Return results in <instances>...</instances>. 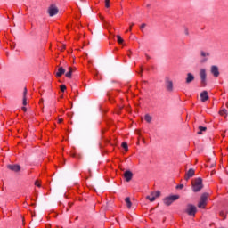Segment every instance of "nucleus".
Returning a JSON list of instances; mask_svg holds the SVG:
<instances>
[{"label": "nucleus", "instance_id": "obj_12", "mask_svg": "<svg viewBox=\"0 0 228 228\" xmlns=\"http://www.w3.org/2000/svg\"><path fill=\"white\" fill-rule=\"evenodd\" d=\"M28 105V87H24L23 91V106Z\"/></svg>", "mask_w": 228, "mask_h": 228}, {"label": "nucleus", "instance_id": "obj_23", "mask_svg": "<svg viewBox=\"0 0 228 228\" xmlns=\"http://www.w3.org/2000/svg\"><path fill=\"white\" fill-rule=\"evenodd\" d=\"M219 115H221V117H224V115H227V110L226 109H222L221 110H219Z\"/></svg>", "mask_w": 228, "mask_h": 228}, {"label": "nucleus", "instance_id": "obj_13", "mask_svg": "<svg viewBox=\"0 0 228 228\" xmlns=\"http://www.w3.org/2000/svg\"><path fill=\"white\" fill-rule=\"evenodd\" d=\"M166 87L168 92H172V90H174V83L172 82V80H167Z\"/></svg>", "mask_w": 228, "mask_h": 228}, {"label": "nucleus", "instance_id": "obj_9", "mask_svg": "<svg viewBox=\"0 0 228 228\" xmlns=\"http://www.w3.org/2000/svg\"><path fill=\"white\" fill-rule=\"evenodd\" d=\"M211 74H213L214 77H218V76H220V71L218 70V67L212 66Z\"/></svg>", "mask_w": 228, "mask_h": 228}, {"label": "nucleus", "instance_id": "obj_40", "mask_svg": "<svg viewBox=\"0 0 228 228\" xmlns=\"http://www.w3.org/2000/svg\"><path fill=\"white\" fill-rule=\"evenodd\" d=\"M63 49H65V48H62V50H61V51H63Z\"/></svg>", "mask_w": 228, "mask_h": 228}, {"label": "nucleus", "instance_id": "obj_10", "mask_svg": "<svg viewBox=\"0 0 228 228\" xmlns=\"http://www.w3.org/2000/svg\"><path fill=\"white\" fill-rule=\"evenodd\" d=\"M124 177L126 179V182L129 183V181H131V179H133V173L131 171H126L124 173Z\"/></svg>", "mask_w": 228, "mask_h": 228}, {"label": "nucleus", "instance_id": "obj_20", "mask_svg": "<svg viewBox=\"0 0 228 228\" xmlns=\"http://www.w3.org/2000/svg\"><path fill=\"white\" fill-rule=\"evenodd\" d=\"M144 120H146L148 122V124H151V120H152V117H151V115L146 114L144 117Z\"/></svg>", "mask_w": 228, "mask_h": 228}, {"label": "nucleus", "instance_id": "obj_28", "mask_svg": "<svg viewBox=\"0 0 228 228\" xmlns=\"http://www.w3.org/2000/svg\"><path fill=\"white\" fill-rule=\"evenodd\" d=\"M145 26H147V24L142 23V24L140 26V30H141V31H143V29H145Z\"/></svg>", "mask_w": 228, "mask_h": 228}, {"label": "nucleus", "instance_id": "obj_3", "mask_svg": "<svg viewBox=\"0 0 228 228\" xmlns=\"http://www.w3.org/2000/svg\"><path fill=\"white\" fill-rule=\"evenodd\" d=\"M178 199H179V195L169 196V197L164 199V204L166 206H170L172 204V202H175V200H178Z\"/></svg>", "mask_w": 228, "mask_h": 228}, {"label": "nucleus", "instance_id": "obj_43", "mask_svg": "<svg viewBox=\"0 0 228 228\" xmlns=\"http://www.w3.org/2000/svg\"><path fill=\"white\" fill-rule=\"evenodd\" d=\"M58 228H62V227H58Z\"/></svg>", "mask_w": 228, "mask_h": 228}, {"label": "nucleus", "instance_id": "obj_14", "mask_svg": "<svg viewBox=\"0 0 228 228\" xmlns=\"http://www.w3.org/2000/svg\"><path fill=\"white\" fill-rule=\"evenodd\" d=\"M63 74H65V69H63V67H60L55 74V77H61V76H63Z\"/></svg>", "mask_w": 228, "mask_h": 228}, {"label": "nucleus", "instance_id": "obj_22", "mask_svg": "<svg viewBox=\"0 0 228 228\" xmlns=\"http://www.w3.org/2000/svg\"><path fill=\"white\" fill-rule=\"evenodd\" d=\"M219 216H221V218H223V220H225V218H227V213H225L224 211H221L219 213Z\"/></svg>", "mask_w": 228, "mask_h": 228}, {"label": "nucleus", "instance_id": "obj_19", "mask_svg": "<svg viewBox=\"0 0 228 228\" xmlns=\"http://www.w3.org/2000/svg\"><path fill=\"white\" fill-rule=\"evenodd\" d=\"M121 147L124 149L125 152H127V151H129V147L127 145V142H122Z\"/></svg>", "mask_w": 228, "mask_h": 228}, {"label": "nucleus", "instance_id": "obj_42", "mask_svg": "<svg viewBox=\"0 0 228 228\" xmlns=\"http://www.w3.org/2000/svg\"><path fill=\"white\" fill-rule=\"evenodd\" d=\"M63 49H65V48H62V50H61V51H63Z\"/></svg>", "mask_w": 228, "mask_h": 228}, {"label": "nucleus", "instance_id": "obj_6", "mask_svg": "<svg viewBox=\"0 0 228 228\" xmlns=\"http://www.w3.org/2000/svg\"><path fill=\"white\" fill-rule=\"evenodd\" d=\"M200 79H201V86H202V87L206 86V85H208V84L206 83V77H207L206 69H201L200 70Z\"/></svg>", "mask_w": 228, "mask_h": 228}, {"label": "nucleus", "instance_id": "obj_26", "mask_svg": "<svg viewBox=\"0 0 228 228\" xmlns=\"http://www.w3.org/2000/svg\"><path fill=\"white\" fill-rule=\"evenodd\" d=\"M60 90H61V92H65V90H67V86H65V85H61V86H60Z\"/></svg>", "mask_w": 228, "mask_h": 228}, {"label": "nucleus", "instance_id": "obj_41", "mask_svg": "<svg viewBox=\"0 0 228 228\" xmlns=\"http://www.w3.org/2000/svg\"><path fill=\"white\" fill-rule=\"evenodd\" d=\"M63 49H65V48H62V50H61V51H63Z\"/></svg>", "mask_w": 228, "mask_h": 228}, {"label": "nucleus", "instance_id": "obj_8", "mask_svg": "<svg viewBox=\"0 0 228 228\" xmlns=\"http://www.w3.org/2000/svg\"><path fill=\"white\" fill-rule=\"evenodd\" d=\"M193 175H195V170L192 168L189 169L184 176L185 181L191 179V177H193Z\"/></svg>", "mask_w": 228, "mask_h": 228}, {"label": "nucleus", "instance_id": "obj_37", "mask_svg": "<svg viewBox=\"0 0 228 228\" xmlns=\"http://www.w3.org/2000/svg\"><path fill=\"white\" fill-rule=\"evenodd\" d=\"M185 34H186V35H189V32H188V29H187V28L185 29Z\"/></svg>", "mask_w": 228, "mask_h": 228}, {"label": "nucleus", "instance_id": "obj_33", "mask_svg": "<svg viewBox=\"0 0 228 228\" xmlns=\"http://www.w3.org/2000/svg\"><path fill=\"white\" fill-rule=\"evenodd\" d=\"M62 122H63V118H59L58 119V124H62Z\"/></svg>", "mask_w": 228, "mask_h": 228}, {"label": "nucleus", "instance_id": "obj_24", "mask_svg": "<svg viewBox=\"0 0 228 228\" xmlns=\"http://www.w3.org/2000/svg\"><path fill=\"white\" fill-rule=\"evenodd\" d=\"M146 199L147 200H150V202H154V200H156V197H154L153 195L147 196Z\"/></svg>", "mask_w": 228, "mask_h": 228}, {"label": "nucleus", "instance_id": "obj_7", "mask_svg": "<svg viewBox=\"0 0 228 228\" xmlns=\"http://www.w3.org/2000/svg\"><path fill=\"white\" fill-rule=\"evenodd\" d=\"M7 168L12 170V172H20V166L14 164V165H8Z\"/></svg>", "mask_w": 228, "mask_h": 228}, {"label": "nucleus", "instance_id": "obj_1", "mask_svg": "<svg viewBox=\"0 0 228 228\" xmlns=\"http://www.w3.org/2000/svg\"><path fill=\"white\" fill-rule=\"evenodd\" d=\"M191 186H192V191L194 193H197L204 188V185L202 184V178H195L191 181Z\"/></svg>", "mask_w": 228, "mask_h": 228}, {"label": "nucleus", "instance_id": "obj_36", "mask_svg": "<svg viewBox=\"0 0 228 228\" xmlns=\"http://www.w3.org/2000/svg\"><path fill=\"white\" fill-rule=\"evenodd\" d=\"M131 54H133V52L129 51L128 57L131 58Z\"/></svg>", "mask_w": 228, "mask_h": 228}, {"label": "nucleus", "instance_id": "obj_2", "mask_svg": "<svg viewBox=\"0 0 228 228\" xmlns=\"http://www.w3.org/2000/svg\"><path fill=\"white\" fill-rule=\"evenodd\" d=\"M208 197H209V194L203 193L200 197V202L198 203V208L200 209H206V206H208Z\"/></svg>", "mask_w": 228, "mask_h": 228}, {"label": "nucleus", "instance_id": "obj_30", "mask_svg": "<svg viewBox=\"0 0 228 228\" xmlns=\"http://www.w3.org/2000/svg\"><path fill=\"white\" fill-rule=\"evenodd\" d=\"M105 8H110V0H105Z\"/></svg>", "mask_w": 228, "mask_h": 228}, {"label": "nucleus", "instance_id": "obj_35", "mask_svg": "<svg viewBox=\"0 0 228 228\" xmlns=\"http://www.w3.org/2000/svg\"><path fill=\"white\" fill-rule=\"evenodd\" d=\"M143 72V69L141 67V70L139 72L140 76H142V73Z\"/></svg>", "mask_w": 228, "mask_h": 228}, {"label": "nucleus", "instance_id": "obj_18", "mask_svg": "<svg viewBox=\"0 0 228 228\" xmlns=\"http://www.w3.org/2000/svg\"><path fill=\"white\" fill-rule=\"evenodd\" d=\"M206 131H208V127H205V126H199V132H198V134H202V132H206Z\"/></svg>", "mask_w": 228, "mask_h": 228}, {"label": "nucleus", "instance_id": "obj_4", "mask_svg": "<svg viewBox=\"0 0 228 228\" xmlns=\"http://www.w3.org/2000/svg\"><path fill=\"white\" fill-rule=\"evenodd\" d=\"M186 213L190 216H195L197 213V207H195L194 205L189 204L187 206Z\"/></svg>", "mask_w": 228, "mask_h": 228}, {"label": "nucleus", "instance_id": "obj_31", "mask_svg": "<svg viewBox=\"0 0 228 228\" xmlns=\"http://www.w3.org/2000/svg\"><path fill=\"white\" fill-rule=\"evenodd\" d=\"M183 188H184L183 184H179V185L176 186L177 190H183Z\"/></svg>", "mask_w": 228, "mask_h": 228}, {"label": "nucleus", "instance_id": "obj_21", "mask_svg": "<svg viewBox=\"0 0 228 228\" xmlns=\"http://www.w3.org/2000/svg\"><path fill=\"white\" fill-rule=\"evenodd\" d=\"M118 44H124V39L119 35L116 36Z\"/></svg>", "mask_w": 228, "mask_h": 228}, {"label": "nucleus", "instance_id": "obj_27", "mask_svg": "<svg viewBox=\"0 0 228 228\" xmlns=\"http://www.w3.org/2000/svg\"><path fill=\"white\" fill-rule=\"evenodd\" d=\"M35 186H37V188H40V187L42 186V184H41V183H40L39 180H37V181L35 182Z\"/></svg>", "mask_w": 228, "mask_h": 228}, {"label": "nucleus", "instance_id": "obj_39", "mask_svg": "<svg viewBox=\"0 0 228 228\" xmlns=\"http://www.w3.org/2000/svg\"><path fill=\"white\" fill-rule=\"evenodd\" d=\"M105 142H106V143H110V140H106Z\"/></svg>", "mask_w": 228, "mask_h": 228}, {"label": "nucleus", "instance_id": "obj_29", "mask_svg": "<svg viewBox=\"0 0 228 228\" xmlns=\"http://www.w3.org/2000/svg\"><path fill=\"white\" fill-rule=\"evenodd\" d=\"M134 26V23H131L130 26H129L128 30H126V33H127V31H133V27Z\"/></svg>", "mask_w": 228, "mask_h": 228}, {"label": "nucleus", "instance_id": "obj_5", "mask_svg": "<svg viewBox=\"0 0 228 228\" xmlns=\"http://www.w3.org/2000/svg\"><path fill=\"white\" fill-rule=\"evenodd\" d=\"M47 12H48V15H49L50 17H54V15H58L59 10H58V7H56V5L52 4V5H50V6L48 7Z\"/></svg>", "mask_w": 228, "mask_h": 228}, {"label": "nucleus", "instance_id": "obj_25", "mask_svg": "<svg viewBox=\"0 0 228 228\" xmlns=\"http://www.w3.org/2000/svg\"><path fill=\"white\" fill-rule=\"evenodd\" d=\"M151 195L156 199L157 197H159L161 195V192L159 191H157L155 192H152Z\"/></svg>", "mask_w": 228, "mask_h": 228}, {"label": "nucleus", "instance_id": "obj_32", "mask_svg": "<svg viewBox=\"0 0 228 228\" xmlns=\"http://www.w3.org/2000/svg\"><path fill=\"white\" fill-rule=\"evenodd\" d=\"M201 56H203V57L209 56V53H206L205 52H201Z\"/></svg>", "mask_w": 228, "mask_h": 228}, {"label": "nucleus", "instance_id": "obj_38", "mask_svg": "<svg viewBox=\"0 0 228 228\" xmlns=\"http://www.w3.org/2000/svg\"><path fill=\"white\" fill-rule=\"evenodd\" d=\"M146 58H147V60H151V57L147 54H146Z\"/></svg>", "mask_w": 228, "mask_h": 228}, {"label": "nucleus", "instance_id": "obj_11", "mask_svg": "<svg viewBox=\"0 0 228 228\" xmlns=\"http://www.w3.org/2000/svg\"><path fill=\"white\" fill-rule=\"evenodd\" d=\"M200 99L202 102H206V101L209 100V95H208V91H203L200 94Z\"/></svg>", "mask_w": 228, "mask_h": 228}, {"label": "nucleus", "instance_id": "obj_34", "mask_svg": "<svg viewBox=\"0 0 228 228\" xmlns=\"http://www.w3.org/2000/svg\"><path fill=\"white\" fill-rule=\"evenodd\" d=\"M21 110H22V111H24V112H27V111H28V109H27L26 107H22Z\"/></svg>", "mask_w": 228, "mask_h": 228}, {"label": "nucleus", "instance_id": "obj_16", "mask_svg": "<svg viewBox=\"0 0 228 228\" xmlns=\"http://www.w3.org/2000/svg\"><path fill=\"white\" fill-rule=\"evenodd\" d=\"M72 72H74V69H72V67H69V71L65 74V77H68L69 79H71Z\"/></svg>", "mask_w": 228, "mask_h": 228}, {"label": "nucleus", "instance_id": "obj_17", "mask_svg": "<svg viewBox=\"0 0 228 228\" xmlns=\"http://www.w3.org/2000/svg\"><path fill=\"white\" fill-rule=\"evenodd\" d=\"M125 202H126L128 209H131V206H133V203L131 202V198H129V197L126 198Z\"/></svg>", "mask_w": 228, "mask_h": 228}, {"label": "nucleus", "instance_id": "obj_15", "mask_svg": "<svg viewBox=\"0 0 228 228\" xmlns=\"http://www.w3.org/2000/svg\"><path fill=\"white\" fill-rule=\"evenodd\" d=\"M195 80V77L191 73L187 74L186 83L190 84L191 81Z\"/></svg>", "mask_w": 228, "mask_h": 228}]
</instances>
